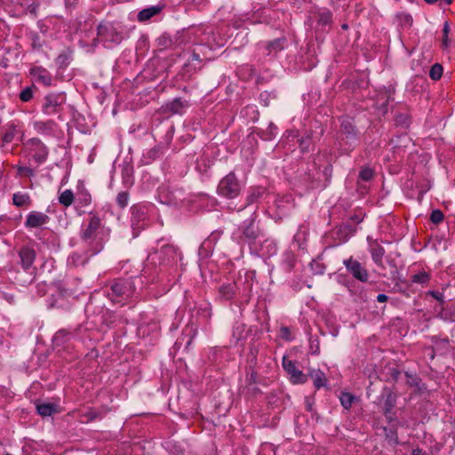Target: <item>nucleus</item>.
<instances>
[{
	"mask_svg": "<svg viewBox=\"0 0 455 455\" xmlns=\"http://www.w3.org/2000/svg\"><path fill=\"white\" fill-rule=\"evenodd\" d=\"M241 186L234 173H229L219 183L218 192L220 196L234 198L239 195Z\"/></svg>",
	"mask_w": 455,
	"mask_h": 455,
	"instance_id": "nucleus-1",
	"label": "nucleus"
},
{
	"mask_svg": "<svg viewBox=\"0 0 455 455\" xmlns=\"http://www.w3.org/2000/svg\"><path fill=\"white\" fill-rule=\"evenodd\" d=\"M344 264L349 273L361 282H367L369 275L367 270L357 261L352 259L344 261Z\"/></svg>",
	"mask_w": 455,
	"mask_h": 455,
	"instance_id": "nucleus-2",
	"label": "nucleus"
},
{
	"mask_svg": "<svg viewBox=\"0 0 455 455\" xmlns=\"http://www.w3.org/2000/svg\"><path fill=\"white\" fill-rule=\"evenodd\" d=\"M283 369L290 375L292 383L299 384L305 383L307 381V376L303 374V372L300 370L297 369L295 363L292 361L283 357Z\"/></svg>",
	"mask_w": 455,
	"mask_h": 455,
	"instance_id": "nucleus-3",
	"label": "nucleus"
},
{
	"mask_svg": "<svg viewBox=\"0 0 455 455\" xmlns=\"http://www.w3.org/2000/svg\"><path fill=\"white\" fill-rule=\"evenodd\" d=\"M49 218L47 215L42 212H33L28 214L26 226L28 228H38L44 225L48 221Z\"/></svg>",
	"mask_w": 455,
	"mask_h": 455,
	"instance_id": "nucleus-4",
	"label": "nucleus"
},
{
	"mask_svg": "<svg viewBox=\"0 0 455 455\" xmlns=\"http://www.w3.org/2000/svg\"><path fill=\"white\" fill-rule=\"evenodd\" d=\"M21 263L25 268H28L33 264L36 257L35 251L29 248H23L20 252Z\"/></svg>",
	"mask_w": 455,
	"mask_h": 455,
	"instance_id": "nucleus-5",
	"label": "nucleus"
},
{
	"mask_svg": "<svg viewBox=\"0 0 455 455\" xmlns=\"http://www.w3.org/2000/svg\"><path fill=\"white\" fill-rule=\"evenodd\" d=\"M100 225V219L95 216L92 217L87 228L83 233V238L85 240L91 238L95 230L99 228Z\"/></svg>",
	"mask_w": 455,
	"mask_h": 455,
	"instance_id": "nucleus-6",
	"label": "nucleus"
},
{
	"mask_svg": "<svg viewBox=\"0 0 455 455\" xmlns=\"http://www.w3.org/2000/svg\"><path fill=\"white\" fill-rule=\"evenodd\" d=\"M371 253L373 261L379 265L382 266V259L385 254V250L378 243H374L371 246Z\"/></svg>",
	"mask_w": 455,
	"mask_h": 455,
	"instance_id": "nucleus-7",
	"label": "nucleus"
},
{
	"mask_svg": "<svg viewBox=\"0 0 455 455\" xmlns=\"http://www.w3.org/2000/svg\"><path fill=\"white\" fill-rule=\"evenodd\" d=\"M310 377L314 381L315 387L320 388L325 385L326 378L320 370H313L310 371Z\"/></svg>",
	"mask_w": 455,
	"mask_h": 455,
	"instance_id": "nucleus-8",
	"label": "nucleus"
},
{
	"mask_svg": "<svg viewBox=\"0 0 455 455\" xmlns=\"http://www.w3.org/2000/svg\"><path fill=\"white\" fill-rule=\"evenodd\" d=\"M392 90L388 89L384 92H380L378 94L377 98V105L382 108L384 111H386L387 105L391 99Z\"/></svg>",
	"mask_w": 455,
	"mask_h": 455,
	"instance_id": "nucleus-9",
	"label": "nucleus"
},
{
	"mask_svg": "<svg viewBox=\"0 0 455 455\" xmlns=\"http://www.w3.org/2000/svg\"><path fill=\"white\" fill-rule=\"evenodd\" d=\"M144 215H145L144 208H142L140 206H132V226H137L138 228H140L139 222L140 220H143Z\"/></svg>",
	"mask_w": 455,
	"mask_h": 455,
	"instance_id": "nucleus-10",
	"label": "nucleus"
},
{
	"mask_svg": "<svg viewBox=\"0 0 455 455\" xmlns=\"http://www.w3.org/2000/svg\"><path fill=\"white\" fill-rule=\"evenodd\" d=\"M395 397L391 393H388L386 396L383 411L384 414L387 419H391L389 416V413L391 412L392 409L395 407Z\"/></svg>",
	"mask_w": 455,
	"mask_h": 455,
	"instance_id": "nucleus-11",
	"label": "nucleus"
},
{
	"mask_svg": "<svg viewBox=\"0 0 455 455\" xmlns=\"http://www.w3.org/2000/svg\"><path fill=\"white\" fill-rule=\"evenodd\" d=\"M160 8L158 7H150L140 11L138 14V19L141 21L148 20L156 13H158Z\"/></svg>",
	"mask_w": 455,
	"mask_h": 455,
	"instance_id": "nucleus-12",
	"label": "nucleus"
},
{
	"mask_svg": "<svg viewBox=\"0 0 455 455\" xmlns=\"http://www.w3.org/2000/svg\"><path fill=\"white\" fill-rule=\"evenodd\" d=\"M36 410L37 412L44 417L51 416L56 411V406L52 403L39 404L36 406Z\"/></svg>",
	"mask_w": 455,
	"mask_h": 455,
	"instance_id": "nucleus-13",
	"label": "nucleus"
},
{
	"mask_svg": "<svg viewBox=\"0 0 455 455\" xmlns=\"http://www.w3.org/2000/svg\"><path fill=\"white\" fill-rule=\"evenodd\" d=\"M220 293L224 299H230L232 298L235 293V285L233 283H228L226 285H222L220 288Z\"/></svg>",
	"mask_w": 455,
	"mask_h": 455,
	"instance_id": "nucleus-14",
	"label": "nucleus"
},
{
	"mask_svg": "<svg viewBox=\"0 0 455 455\" xmlns=\"http://www.w3.org/2000/svg\"><path fill=\"white\" fill-rule=\"evenodd\" d=\"M74 201V194L70 189L62 192L59 197V202L64 206H69Z\"/></svg>",
	"mask_w": 455,
	"mask_h": 455,
	"instance_id": "nucleus-15",
	"label": "nucleus"
},
{
	"mask_svg": "<svg viewBox=\"0 0 455 455\" xmlns=\"http://www.w3.org/2000/svg\"><path fill=\"white\" fill-rule=\"evenodd\" d=\"M184 107L185 104L180 99H175L167 104V108L173 114L180 113V109Z\"/></svg>",
	"mask_w": 455,
	"mask_h": 455,
	"instance_id": "nucleus-16",
	"label": "nucleus"
},
{
	"mask_svg": "<svg viewBox=\"0 0 455 455\" xmlns=\"http://www.w3.org/2000/svg\"><path fill=\"white\" fill-rule=\"evenodd\" d=\"M57 106H58L57 100L53 97H47L45 99V103L44 106L45 113H47V114L54 113L56 111Z\"/></svg>",
	"mask_w": 455,
	"mask_h": 455,
	"instance_id": "nucleus-17",
	"label": "nucleus"
},
{
	"mask_svg": "<svg viewBox=\"0 0 455 455\" xmlns=\"http://www.w3.org/2000/svg\"><path fill=\"white\" fill-rule=\"evenodd\" d=\"M13 204L17 206L27 205L29 203V196L27 194H14Z\"/></svg>",
	"mask_w": 455,
	"mask_h": 455,
	"instance_id": "nucleus-18",
	"label": "nucleus"
},
{
	"mask_svg": "<svg viewBox=\"0 0 455 455\" xmlns=\"http://www.w3.org/2000/svg\"><path fill=\"white\" fill-rule=\"evenodd\" d=\"M340 403L345 409H349L355 400V396L349 393H342L339 397Z\"/></svg>",
	"mask_w": 455,
	"mask_h": 455,
	"instance_id": "nucleus-19",
	"label": "nucleus"
},
{
	"mask_svg": "<svg viewBox=\"0 0 455 455\" xmlns=\"http://www.w3.org/2000/svg\"><path fill=\"white\" fill-rule=\"evenodd\" d=\"M443 74V67L440 64H434L431 67L429 76L433 80H438L441 78Z\"/></svg>",
	"mask_w": 455,
	"mask_h": 455,
	"instance_id": "nucleus-20",
	"label": "nucleus"
},
{
	"mask_svg": "<svg viewBox=\"0 0 455 455\" xmlns=\"http://www.w3.org/2000/svg\"><path fill=\"white\" fill-rule=\"evenodd\" d=\"M412 282L425 284L429 281V275L426 272H420L412 275Z\"/></svg>",
	"mask_w": 455,
	"mask_h": 455,
	"instance_id": "nucleus-21",
	"label": "nucleus"
},
{
	"mask_svg": "<svg viewBox=\"0 0 455 455\" xmlns=\"http://www.w3.org/2000/svg\"><path fill=\"white\" fill-rule=\"evenodd\" d=\"M372 177L373 171L369 167L363 168L359 173V179L363 181H369L372 179Z\"/></svg>",
	"mask_w": 455,
	"mask_h": 455,
	"instance_id": "nucleus-22",
	"label": "nucleus"
},
{
	"mask_svg": "<svg viewBox=\"0 0 455 455\" xmlns=\"http://www.w3.org/2000/svg\"><path fill=\"white\" fill-rule=\"evenodd\" d=\"M125 285L122 283L116 282L111 285L113 293L116 296H121L125 292Z\"/></svg>",
	"mask_w": 455,
	"mask_h": 455,
	"instance_id": "nucleus-23",
	"label": "nucleus"
},
{
	"mask_svg": "<svg viewBox=\"0 0 455 455\" xmlns=\"http://www.w3.org/2000/svg\"><path fill=\"white\" fill-rule=\"evenodd\" d=\"M129 196L126 192H121L116 196V202L121 208H124L128 204Z\"/></svg>",
	"mask_w": 455,
	"mask_h": 455,
	"instance_id": "nucleus-24",
	"label": "nucleus"
},
{
	"mask_svg": "<svg viewBox=\"0 0 455 455\" xmlns=\"http://www.w3.org/2000/svg\"><path fill=\"white\" fill-rule=\"evenodd\" d=\"M430 220L435 224H439L443 220V213L439 210H435L432 212Z\"/></svg>",
	"mask_w": 455,
	"mask_h": 455,
	"instance_id": "nucleus-25",
	"label": "nucleus"
},
{
	"mask_svg": "<svg viewBox=\"0 0 455 455\" xmlns=\"http://www.w3.org/2000/svg\"><path fill=\"white\" fill-rule=\"evenodd\" d=\"M243 234L246 237L253 239L257 235V230L254 228L252 221L250 223V225L245 228Z\"/></svg>",
	"mask_w": 455,
	"mask_h": 455,
	"instance_id": "nucleus-26",
	"label": "nucleus"
},
{
	"mask_svg": "<svg viewBox=\"0 0 455 455\" xmlns=\"http://www.w3.org/2000/svg\"><path fill=\"white\" fill-rule=\"evenodd\" d=\"M14 135H15V129L14 128H11L9 131H7L4 136H3V145L4 143H9L11 141H12L13 138H14Z\"/></svg>",
	"mask_w": 455,
	"mask_h": 455,
	"instance_id": "nucleus-27",
	"label": "nucleus"
},
{
	"mask_svg": "<svg viewBox=\"0 0 455 455\" xmlns=\"http://www.w3.org/2000/svg\"><path fill=\"white\" fill-rule=\"evenodd\" d=\"M110 28V26L108 24H100L98 26V36L100 37H107V34Z\"/></svg>",
	"mask_w": 455,
	"mask_h": 455,
	"instance_id": "nucleus-28",
	"label": "nucleus"
},
{
	"mask_svg": "<svg viewBox=\"0 0 455 455\" xmlns=\"http://www.w3.org/2000/svg\"><path fill=\"white\" fill-rule=\"evenodd\" d=\"M395 123L398 125H401V126H403V127L408 126V117H407V116L405 114L397 115L396 117H395Z\"/></svg>",
	"mask_w": 455,
	"mask_h": 455,
	"instance_id": "nucleus-29",
	"label": "nucleus"
},
{
	"mask_svg": "<svg viewBox=\"0 0 455 455\" xmlns=\"http://www.w3.org/2000/svg\"><path fill=\"white\" fill-rule=\"evenodd\" d=\"M20 98L22 101H28L32 98V91L30 88L24 89L20 94Z\"/></svg>",
	"mask_w": 455,
	"mask_h": 455,
	"instance_id": "nucleus-30",
	"label": "nucleus"
},
{
	"mask_svg": "<svg viewBox=\"0 0 455 455\" xmlns=\"http://www.w3.org/2000/svg\"><path fill=\"white\" fill-rule=\"evenodd\" d=\"M262 194L260 189H254L249 196H248V204L253 203L259 196Z\"/></svg>",
	"mask_w": 455,
	"mask_h": 455,
	"instance_id": "nucleus-31",
	"label": "nucleus"
},
{
	"mask_svg": "<svg viewBox=\"0 0 455 455\" xmlns=\"http://www.w3.org/2000/svg\"><path fill=\"white\" fill-rule=\"evenodd\" d=\"M405 376L407 378V383L410 386H417L418 385V378L414 375L410 374L409 372H405Z\"/></svg>",
	"mask_w": 455,
	"mask_h": 455,
	"instance_id": "nucleus-32",
	"label": "nucleus"
},
{
	"mask_svg": "<svg viewBox=\"0 0 455 455\" xmlns=\"http://www.w3.org/2000/svg\"><path fill=\"white\" fill-rule=\"evenodd\" d=\"M449 30H450L449 26L447 23H445L443 26V43L445 46H448V44H449V38H448Z\"/></svg>",
	"mask_w": 455,
	"mask_h": 455,
	"instance_id": "nucleus-33",
	"label": "nucleus"
},
{
	"mask_svg": "<svg viewBox=\"0 0 455 455\" xmlns=\"http://www.w3.org/2000/svg\"><path fill=\"white\" fill-rule=\"evenodd\" d=\"M18 171L20 175L24 176H32L34 174L33 170L28 167H19Z\"/></svg>",
	"mask_w": 455,
	"mask_h": 455,
	"instance_id": "nucleus-34",
	"label": "nucleus"
},
{
	"mask_svg": "<svg viewBox=\"0 0 455 455\" xmlns=\"http://www.w3.org/2000/svg\"><path fill=\"white\" fill-rule=\"evenodd\" d=\"M282 42L280 39L275 40L268 44V48L273 49L275 51H278L282 49Z\"/></svg>",
	"mask_w": 455,
	"mask_h": 455,
	"instance_id": "nucleus-35",
	"label": "nucleus"
},
{
	"mask_svg": "<svg viewBox=\"0 0 455 455\" xmlns=\"http://www.w3.org/2000/svg\"><path fill=\"white\" fill-rule=\"evenodd\" d=\"M38 79L44 84V85H50L51 84V77L46 74H40L38 76Z\"/></svg>",
	"mask_w": 455,
	"mask_h": 455,
	"instance_id": "nucleus-36",
	"label": "nucleus"
},
{
	"mask_svg": "<svg viewBox=\"0 0 455 455\" xmlns=\"http://www.w3.org/2000/svg\"><path fill=\"white\" fill-rule=\"evenodd\" d=\"M331 20L330 13L322 14L320 17V22L323 24H328Z\"/></svg>",
	"mask_w": 455,
	"mask_h": 455,
	"instance_id": "nucleus-37",
	"label": "nucleus"
},
{
	"mask_svg": "<svg viewBox=\"0 0 455 455\" xmlns=\"http://www.w3.org/2000/svg\"><path fill=\"white\" fill-rule=\"evenodd\" d=\"M283 338L288 339H289V329L287 327H282L281 329Z\"/></svg>",
	"mask_w": 455,
	"mask_h": 455,
	"instance_id": "nucleus-38",
	"label": "nucleus"
},
{
	"mask_svg": "<svg viewBox=\"0 0 455 455\" xmlns=\"http://www.w3.org/2000/svg\"><path fill=\"white\" fill-rule=\"evenodd\" d=\"M411 455H429V454L426 451H423L420 449H414L411 452Z\"/></svg>",
	"mask_w": 455,
	"mask_h": 455,
	"instance_id": "nucleus-39",
	"label": "nucleus"
},
{
	"mask_svg": "<svg viewBox=\"0 0 455 455\" xmlns=\"http://www.w3.org/2000/svg\"><path fill=\"white\" fill-rule=\"evenodd\" d=\"M377 300H378L379 302H385V301H387V295H385V294H379V295L377 296Z\"/></svg>",
	"mask_w": 455,
	"mask_h": 455,
	"instance_id": "nucleus-40",
	"label": "nucleus"
},
{
	"mask_svg": "<svg viewBox=\"0 0 455 455\" xmlns=\"http://www.w3.org/2000/svg\"><path fill=\"white\" fill-rule=\"evenodd\" d=\"M430 294L436 299L438 300H441L442 299V297L443 295L441 293H438V292H435V291H431Z\"/></svg>",
	"mask_w": 455,
	"mask_h": 455,
	"instance_id": "nucleus-41",
	"label": "nucleus"
},
{
	"mask_svg": "<svg viewBox=\"0 0 455 455\" xmlns=\"http://www.w3.org/2000/svg\"><path fill=\"white\" fill-rule=\"evenodd\" d=\"M404 22L408 25H411V21H412V19L410 15L406 14L404 15Z\"/></svg>",
	"mask_w": 455,
	"mask_h": 455,
	"instance_id": "nucleus-42",
	"label": "nucleus"
},
{
	"mask_svg": "<svg viewBox=\"0 0 455 455\" xmlns=\"http://www.w3.org/2000/svg\"><path fill=\"white\" fill-rule=\"evenodd\" d=\"M35 158L36 159L37 162H43L45 158V154L36 155V156H35Z\"/></svg>",
	"mask_w": 455,
	"mask_h": 455,
	"instance_id": "nucleus-43",
	"label": "nucleus"
},
{
	"mask_svg": "<svg viewBox=\"0 0 455 455\" xmlns=\"http://www.w3.org/2000/svg\"><path fill=\"white\" fill-rule=\"evenodd\" d=\"M344 128L347 130V133H351L352 131H353V127L350 124H349V126L348 125H344Z\"/></svg>",
	"mask_w": 455,
	"mask_h": 455,
	"instance_id": "nucleus-44",
	"label": "nucleus"
},
{
	"mask_svg": "<svg viewBox=\"0 0 455 455\" xmlns=\"http://www.w3.org/2000/svg\"><path fill=\"white\" fill-rule=\"evenodd\" d=\"M400 374V372L396 370H393L392 371V376L394 377V379H397L398 378V375Z\"/></svg>",
	"mask_w": 455,
	"mask_h": 455,
	"instance_id": "nucleus-45",
	"label": "nucleus"
},
{
	"mask_svg": "<svg viewBox=\"0 0 455 455\" xmlns=\"http://www.w3.org/2000/svg\"><path fill=\"white\" fill-rule=\"evenodd\" d=\"M307 142H308V140H301L300 145H301V147H302V150H305V147H304L303 145L307 144Z\"/></svg>",
	"mask_w": 455,
	"mask_h": 455,
	"instance_id": "nucleus-46",
	"label": "nucleus"
},
{
	"mask_svg": "<svg viewBox=\"0 0 455 455\" xmlns=\"http://www.w3.org/2000/svg\"><path fill=\"white\" fill-rule=\"evenodd\" d=\"M447 5L451 4L453 0H443Z\"/></svg>",
	"mask_w": 455,
	"mask_h": 455,
	"instance_id": "nucleus-47",
	"label": "nucleus"
},
{
	"mask_svg": "<svg viewBox=\"0 0 455 455\" xmlns=\"http://www.w3.org/2000/svg\"><path fill=\"white\" fill-rule=\"evenodd\" d=\"M427 4H434L435 3L437 0H425Z\"/></svg>",
	"mask_w": 455,
	"mask_h": 455,
	"instance_id": "nucleus-48",
	"label": "nucleus"
},
{
	"mask_svg": "<svg viewBox=\"0 0 455 455\" xmlns=\"http://www.w3.org/2000/svg\"><path fill=\"white\" fill-rule=\"evenodd\" d=\"M251 379L252 381H255V376H254V374H253V373H251Z\"/></svg>",
	"mask_w": 455,
	"mask_h": 455,
	"instance_id": "nucleus-49",
	"label": "nucleus"
},
{
	"mask_svg": "<svg viewBox=\"0 0 455 455\" xmlns=\"http://www.w3.org/2000/svg\"><path fill=\"white\" fill-rule=\"evenodd\" d=\"M342 28L347 29V24L342 25Z\"/></svg>",
	"mask_w": 455,
	"mask_h": 455,
	"instance_id": "nucleus-50",
	"label": "nucleus"
},
{
	"mask_svg": "<svg viewBox=\"0 0 455 455\" xmlns=\"http://www.w3.org/2000/svg\"><path fill=\"white\" fill-rule=\"evenodd\" d=\"M251 356H252V357L251 358V361L252 362V361H253V358H254L253 354L251 355Z\"/></svg>",
	"mask_w": 455,
	"mask_h": 455,
	"instance_id": "nucleus-51",
	"label": "nucleus"
}]
</instances>
